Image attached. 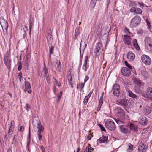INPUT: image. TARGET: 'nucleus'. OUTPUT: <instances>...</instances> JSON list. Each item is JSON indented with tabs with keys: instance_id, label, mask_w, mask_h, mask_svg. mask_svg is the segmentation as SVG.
Segmentation results:
<instances>
[{
	"instance_id": "1",
	"label": "nucleus",
	"mask_w": 152,
	"mask_h": 152,
	"mask_svg": "<svg viewBox=\"0 0 152 152\" xmlns=\"http://www.w3.org/2000/svg\"><path fill=\"white\" fill-rule=\"evenodd\" d=\"M105 126L108 129L111 130H114L115 129V124L113 120L107 119L105 122Z\"/></svg>"
},
{
	"instance_id": "2",
	"label": "nucleus",
	"mask_w": 152,
	"mask_h": 152,
	"mask_svg": "<svg viewBox=\"0 0 152 152\" xmlns=\"http://www.w3.org/2000/svg\"><path fill=\"white\" fill-rule=\"evenodd\" d=\"M103 50L102 45L100 42L97 43L95 46L94 53L95 54V56L98 57L100 53Z\"/></svg>"
},
{
	"instance_id": "3",
	"label": "nucleus",
	"mask_w": 152,
	"mask_h": 152,
	"mask_svg": "<svg viewBox=\"0 0 152 152\" xmlns=\"http://www.w3.org/2000/svg\"><path fill=\"white\" fill-rule=\"evenodd\" d=\"M129 101L126 99L125 97L122 95V98L120 100H116L115 103L117 104L123 106L124 107H126L128 104Z\"/></svg>"
},
{
	"instance_id": "4",
	"label": "nucleus",
	"mask_w": 152,
	"mask_h": 152,
	"mask_svg": "<svg viewBox=\"0 0 152 152\" xmlns=\"http://www.w3.org/2000/svg\"><path fill=\"white\" fill-rule=\"evenodd\" d=\"M141 20L140 17L139 16H136L132 20L130 26L132 27L137 26L140 23Z\"/></svg>"
},
{
	"instance_id": "5",
	"label": "nucleus",
	"mask_w": 152,
	"mask_h": 152,
	"mask_svg": "<svg viewBox=\"0 0 152 152\" xmlns=\"http://www.w3.org/2000/svg\"><path fill=\"white\" fill-rule=\"evenodd\" d=\"M142 62L146 65H150L151 63V60L149 57L146 55H142L141 57Z\"/></svg>"
},
{
	"instance_id": "6",
	"label": "nucleus",
	"mask_w": 152,
	"mask_h": 152,
	"mask_svg": "<svg viewBox=\"0 0 152 152\" xmlns=\"http://www.w3.org/2000/svg\"><path fill=\"white\" fill-rule=\"evenodd\" d=\"M4 62L7 68L10 69L11 66V60L9 57L8 54H6L4 55Z\"/></svg>"
},
{
	"instance_id": "7",
	"label": "nucleus",
	"mask_w": 152,
	"mask_h": 152,
	"mask_svg": "<svg viewBox=\"0 0 152 152\" xmlns=\"http://www.w3.org/2000/svg\"><path fill=\"white\" fill-rule=\"evenodd\" d=\"M119 127L122 133L127 134L130 132V129L128 125H122L119 126Z\"/></svg>"
},
{
	"instance_id": "8",
	"label": "nucleus",
	"mask_w": 152,
	"mask_h": 152,
	"mask_svg": "<svg viewBox=\"0 0 152 152\" xmlns=\"http://www.w3.org/2000/svg\"><path fill=\"white\" fill-rule=\"evenodd\" d=\"M0 23L2 27V29H4L6 30H7L8 27V24L7 21L5 20L3 17H2L0 18Z\"/></svg>"
},
{
	"instance_id": "9",
	"label": "nucleus",
	"mask_w": 152,
	"mask_h": 152,
	"mask_svg": "<svg viewBox=\"0 0 152 152\" xmlns=\"http://www.w3.org/2000/svg\"><path fill=\"white\" fill-rule=\"evenodd\" d=\"M130 11L131 13L135 15H141L142 12V10L140 8L135 7L131 8L130 9Z\"/></svg>"
},
{
	"instance_id": "10",
	"label": "nucleus",
	"mask_w": 152,
	"mask_h": 152,
	"mask_svg": "<svg viewBox=\"0 0 152 152\" xmlns=\"http://www.w3.org/2000/svg\"><path fill=\"white\" fill-rule=\"evenodd\" d=\"M131 70L126 67H123L121 69V73L123 75L129 76L131 75Z\"/></svg>"
},
{
	"instance_id": "11",
	"label": "nucleus",
	"mask_w": 152,
	"mask_h": 152,
	"mask_svg": "<svg viewBox=\"0 0 152 152\" xmlns=\"http://www.w3.org/2000/svg\"><path fill=\"white\" fill-rule=\"evenodd\" d=\"M15 122L14 121H12L10 123V125L8 132V134L9 137H10L12 134L14 128Z\"/></svg>"
},
{
	"instance_id": "12",
	"label": "nucleus",
	"mask_w": 152,
	"mask_h": 152,
	"mask_svg": "<svg viewBox=\"0 0 152 152\" xmlns=\"http://www.w3.org/2000/svg\"><path fill=\"white\" fill-rule=\"evenodd\" d=\"M123 40L125 44L128 45H130L131 44V41L132 38L127 35H124Z\"/></svg>"
},
{
	"instance_id": "13",
	"label": "nucleus",
	"mask_w": 152,
	"mask_h": 152,
	"mask_svg": "<svg viewBox=\"0 0 152 152\" xmlns=\"http://www.w3.org/2000/svg\"><path fill=\"white\" fill-rule=\"evenodd\" d=\"M112 90L114 95L116 96H118L120 93V86H113Z\"/></svg>"
},
{
	"instance_id": "14",
	"label": "nucleus",
	"mask_w": 152,
	"mask_h": 152,
	"mask_svg": "<svg viewBox=\"0 0 152 152\" xmlns=\"http://www.w3.org/2000/svg\"><path fill=\"white\" fill-rule=\"evenodd\" d=\"M146 149L145 146L143 143L142 142H140L138 147L139 151L140 152H145Z\"/></svg>"
},
{
	"instance_id": "15",
	"label": "nucleus",
	"mask_w": 152,
	"mask_h": 152,
	"mask_svg": "<svg viewBox=\"0 0 152 152\" xmlns=\"http://www.w3.org/2000/svg\"><path fill=\"white\" fill-rule=\"evenodd\" d=\"M146 94L147 98L149 99H152V88L149 87L146 91Z\"/></svg>"
},
{
	"instance_id": "16",
	"label": "nucleus",
	"mask_w": 152,
	"mask_h": 152,
	"mask_svg": "<svg viewBox=\"0 0 152 152\" xmlns=\"http://www.w3.org/2000/svg\"><path fill=\"white\" fill-rule=\"evenodd\" d=\"M127 57L129 60L131 61L134 58L135 55L132 52H129L127 54Z\"/></svg>"
},
{
	"instance_id": "17",
	"label": "nucleus",
	"mask_w": 152,
	"mask_h": 152,
	"mask_svg": "<svg viewBox=\"0 0 152 152\" xmlns=\"http://www.w3.org/2000/svg\"><path fill=\"white\" fill-rule=\"evenodd\" d=\"M55 67L58 71H60L61 70V66L60 62L58 61H56L55 64Z\"/></svg>"
},
{
	"instance_id": "18",
	"label": "nucleus",
	"mask_w": 152,
	"mask_h": 152,
	"mask_svg": "<svg viewBox=\"0 0 152 152\" xmlns=\"http://www.w3.org/2000/svg\"><path fill=\"white\" fill-rule=\"evenodd\" d=\"M107 141H108V138L104 136L101 137L98 140V142L100 143L107 142Z\"/></svg>"
},
{
	"instance_id": "19",
	"label": "nucleus",
	"mask_w": 152,
	"mask_h": 152,
	"mask_svg": "<svg viewBox=\"0 0 152 152\" xmlns=\"http://www.w3.org/2000/svg\"><path fill=\"white\" fill-rule=\"evenodd\" d=\"M132 42L133 44L134 48L137 50L139 51L140 50V48L138 44L136 39H134Z\"/></svg>"
},
{
	"instance_id": "20",
	"label": "nucleus",
	"mask_w": 152,
	"mask_h": 152,
	"mask_svg": "<svg viewBox=\"0 0 152 152\" xmlns=\"http://www.w3.org/2000/svg\"><path fill=\"white\" fill-rule=\"evenodd\" d=\"M37 128L38 129V132H42L44 130V127L41 125V123L39 121L37 123Z\"/></svg>"
},
{
	"instance_id": "21",
	"label": "nucleus",
	"mask_w": 152,
	"mask_h": 152,
	"mask_svg": "<svg viewBox=\"0 0 152 152\" xmlns=\"http://www.w3.org/2000/svg\"><path fill=\"white\" fill-rule=\"evenodd\" d=\"M140 123V124L143 125H145L147 123V118L146 117H142L141 119Z\"/></svg>"
},
{
	"instance_id": "22",
	"label": "nucleus",
	"mask_w": 152,
	"mask_h": 152,
	"mask_svg": "<svg viewBox=\"0 0 152 152\" xmlns=\"http://www.w3.org/2000/svg\"><path fill=\"white\" fill-rule=\"evenodd\" d=\"M134 90L137 93H140L142 90V88L141 86H135Z\"/></svg>"
},
{
	"instance_id": "23",
	"label": "nucleus",
	"mask_w": 152,
	"mask_h": 152,
	"mask_svg": "<svg viewBox=\"0 0 152 152\" xmlns=\"http://www.w3.org/2000/svg\"><path fill=\"white\" fill-rule=\"evenodd\" d=\"M21 29L22 30H23L24 32V34H23L24 38L26 37V34L28 31V28L25 25H22L21 27Z\"/></svg>"
},
{
	"instance_id": "24",
	"label": "nucleus",
	"mask_w": 152,
	"mask_h": 152,
	"mask_svg": "<svg viewBox=\"0 0 152 152\" xmlns=\"http://www.w3.org/2000/svg\"><path fill=\"white\" fill-rule=\"evenodd\" d=\"M29 29H30V31H29V34H30L31 33V28L32 27V26H33L34 24V20L33 18H30L29 20Z\"/></svg>"
},
{
	"instance_id": "25",
	"label": "nucleus",
	"mask_w": 152,
	"mask_h": 152,
	"mask_svg": "<svg viewBox=\"0 0 152 152\" xmlns=\"http://www.w3.org/2000/svg\"><path fill=\"white\" fill-rule=\"evenodd\" d=\"M134 82L135 85H137V86H141L143 85L142 82L139 79H134Z\"/></svg>"
},
{
	"instance_id": "26",
	"label": "nucleus",
	"mask_w": 152,
	"mask_h": 152,
	"mask_svg": "<svg viewBox=\"0 0 152 152\" xmlns=\"http://www.w3.org/2000/svg\"><path fill=\"white\" fill-rule=\"evenodd\" d=\"M87 45V43L84 42L83 41H81L80 43V53H81L80 48H83L84 50L86 48Z\"/></svg>"
},
{
	"instance_id": "27",
	"label": "nucleus",
	"mask_w": 152,
	"mask_h": 152,
	"mask_svg": "<svg viewBox=\"0 0 152 152\" xmlns=\"http://www.w3.org/2000/svg\"><path fill=\"white\" fill-rule=\"evenodd\" d=\"M141 74L146 79L149 77V75L147 72L145 70L141 71Z\"/></svg>"
},
{
	"instance_id": "28",
	"label": "nucleus",
	"mask_w": 152,
	"mask_h": 152,
	"mask_svg": "<svg viewBox=\"0 0 152 152\" xmlns=\"http://www.w3.org/2000/svg\"><path fill=\"white\" fill-rule=\"evenodd\" d=\"M47 38L48 42L50 44H51L52 42L53 38L52 37V36L50 33H48Z\"/></svg>"
},
{
	"instance_id": "29",
	"label": "nucleus",
	"mask_w": 152,
	"mask_h": 152,
	"mask_svg": "<svg viewBox=\"0 0 152 152\" xmlns=\"http://www.w3.org/2000/svg\"><path fill=\"white\" fill-rule=\"evenodd\" d=\"M67 78L68 81L69 82V85L72 86L73 84L72 83V77L71 75H67Z\"/></svg>"
},
{
	"instance_id": "30",
	"label": "nucleus",
	"mask_w": 152,
	"mask_h": 152,
	"mask_svg": "<svg viewBox=\"0 0 152 152\" xmlns=\"http://www.w3.org/2000/svg\"><path fill=\"white\" fill-rule=\"evenodd\" d=\"M67 78L68 81L69 82V85L72 86L73 84L72 83V77L71 75H67Z\"/></svg>"
},
{
	"instance_id": "31",
	"label": "nucleus",
	"mask_w": 152,
	"mask_h": 152,
	"mask_svg": "<svg viewBox=\"0 0 152 152\" xmlns=\"http://www.w3.org/2000/svg\"><path fill=\"white\" fill-rule=\"evenodd\" d=\"M43 72H44L45 74V76L46 77V79L48 80V77L49 76L48 73V70L47 68H46L45 66H44V68L43 69Z\"/></svg>"
},
{
	"instance_id": "32",
	"label": "nucleus",
	"mask_w": 152,
	"mask_h": 152,
	"mask_svg": "<svg viewBox=\"0 0 152 152\" xmlns=\"http://www.w3.org/2000/svg\"><path fill=\"white\" fill-rule=\"evenodd\" d=\"M128 94L130 97H131L133 99H137V96L136 94H134L131 91H128Z\"/></svg>"
},
{
	"instance_id": "33",
	"label": "nucleus",
	"mask_w": 152,
	"mask_h": 152,
	"mask_svg": "<svg viewBox=\"0 0 152 152\" xmlns=\"http://www.w3.org/2000/svg\"><path fill=\"white\" fill-rule=\"evenodd\" d=\"M80 31V28L79 27H78L75 29V39H76L77 36L79 34Z\"/></svg>"
},
{
	"instance_id": "34",
	"label": "nucleus",
	"mask_w": 152,
	"mask_h": 152,
	"mask_svg": "<svg viewBox=\"0 0 152 152\" xmlns=\"http://www.w3.org/2000/svg\"><path fill=\"white\" fill-rule=\"evenodd\" d=\"M130 130H132L134 132L136 131L137 129V127L136 126L134 125L133 124H131L130 125Z\"/></svg>"
},
{
	"instance_id": "35",
	"label": "nucleus",
	"mask_w": 152,
	"mask_h": 152,
	"mask_svg": "<svg viewBox=\"0 0 152 152\" xmlns=\"http://www.w3.org/2000/svg\"><path fill=\"white\" fill-rule=\"evenodd\" d=\"M133 150V146L130 143L128 145V148L127 149V152H131Z\"/></svg>"
},
{
	"instance_id": "36",
	"label": "nucleus",
	"mask_w": 152,
	"mask_h": 152,
	"mask_svg": "<svg viewBox=\"0 0 152 152\" xmlns=\"http://www.w3.org/2000/svg\"><path fill=\"white\" fill-rule=\"evenodd\" d=\"M125 64L127 67L128 69H130L131 71L132 69V67L128 62L125 61L124 62Z\"/></svg>"
},
{
	"instance_id": "37",
	"label": "nucleus",
	"mask_w": 152,
	"mask_h": 152,
	"mask_svg": "<svg viewBox=\"0 0 152 152\" xmlns=\"http://www.w3.org/2000/svg\"><path fill=\"white\" fill-rule=\"evenodd\" d=\"M151 38H150L149 37H146L145 40V44L146 45H148V43H150L151 42Z\"/></svg>"
},
{
	"instance_id": "38",
	"label": "nucleus",
	"mask_w": 152,
	"mask_h": 152,
	"mask_svg": "<svg viewBox=\"0 0 152 152\" xmlns=\"http://www.w3.org/2000/svg\"><path fill=\"white\" fill-rule=\"evenodd\" d=\"M25 91H27L29 93H31V86H25Z\"/></svg>"
},
{
	"instance_id": "39",
	"label": "nucleus",
	"mask_w": 152,
	"mask_h": 152,
	"mask_svg": "<svg viewBox=\"0 0 152 152\" xmlns=\"http://www.w3.org/2000/svg\"><path fill=\"white\" fill-rule=\"evenodd\" d=\"M116 110L117 111V113H123L124 110L121 107H118L116 108Z\"/></svg>"
},
{
	"instance_id": "40",
	"label": "nucleus",
	"mask_w": 152,
	"mask_h": 152,
	"mask_svg": "<svg viewBox=\"0 0 152 152\" xmlns=\"http://www.w3.org/2000/svg\"><path fill=\"white\" fill-rule=\"evenodd\" d=\"M96 0H91V6L94 7L95 5Z\"/></svg>"
},
{
	"instance_id": "41",
	"label": "nucleus",
	"mask_w": 152,
	"mask_h": 152,
	"mask_svg": "<svg viewBox=\"0 0 152 152\" xmlns=\"http://www.w3.org/2000/svg\"><path fill=\"white\" fill-rule=\"evenodd\" d=\"M89 98L87 96H85L83 101V103L85 105H86L87 103Z\"/></svg>"
},
{
	"instance_id": "42",
	"label": "nucleus",
	"mask_w": 152,
	"mask_h": 152,
	"mask_svg": "<svg viewBox=\"0 0 152 152\" xmlns=\"http://www.w3.org/2000/svg\"><path fill=\"white\" fill-rule=\"evenodd\" d=\"M86 150L87 152H91L93 151V148L90 146H88L86 147Z\"/></svg>"
},
{
	"instance_id": "43",
	"label": "nucleus",
	"mask_w": 152,
	"mask_h": 152,
	"mask_svg": "<svg viewBox=\"0 0 152 152\" xmlns=\"http://www.w3.org/2000/svg\"><path fill=\"white\" fill-rule=\"evenodd\" d=\"M62 93H63V92L62 91H60V92L59 94H58L57 96V98L58 99V102L60 100L61 97V96H62Z\"/></svg>"
},
{
	"instance_id": "44",
	"label": "nucleus",
	"mask_w": 152,
	"mask_h": 152,
	"mask_svg": "<svg viewBox=\"0 0 152 152\" xmlns=\"http://www.w3.org/2000/svg\"><path fill=\"white\" fill-rule=\"evenodd\" d=\"M54 47L53 46H52L49 48V51L50 54H51L53 53V51L54 50Z\"/></svg>"
},
{
	"instance_id": "45",
	"label": "nucleus",
	"mask_w": 152,
	"mask_h": 152,
	"mask_svg": "<svg viewBox=\"0 0 152 152\" xmlns=\"http://www.w3.org/2000/svg\"><path fill=\"white\" fill-rule=\"evenodd\" d=\"M41 132H38V138L39 139L41 140L42 138V136L41 134Z\"/></svg>"
},
{
	"instance_id": "46",
	"label": "nucleus",
	"mask_w": 152,
	"mask_h": 152,
	"mask_svg": "<svg viewBox=\"0 0 152 152\" xmlns=\"http://www.w3.org/2000/svg\"><path fill=\"white\" fill-rule=\"evenodd\" d=\"M25 108L28 112L29 111L30 107H29V104H28L26 103V106Z\"/></svg>"
},
{
	"instance_id": "47",
	"label": "nucleus",
	"mask_w": 152,
	"mask_h": 152,
	"mask_svg": "<svg viewBox=\"0 0 152 152\" xmlns=\"http://www.w3.org/2000/svg\"><path fill=\"white\" fill-rule=\"evenodd\" d=\"M138 4L139 7L141 8H143L145 6V4L144 3H139Z\"/></svg>"
},
{
	"instance_id": "48",
	"label": "nucleus",
	"mask_w": 152,
	"mask_h": 152,
	"mask_svg": "<svg viewBox=\"0 0 152 152\" xmlns=\"http://www.w3.org/2000/svg\"><path fill=\"white\" fill-rule=\"evenodd\" d=\"M103 102V100H99V107H101L102 104Z\"/></svg>"
},
{
	"instance_id": "49",
	"label": "nucleus",
	"mask_w": 152,
	"mask_h": 152,
	"mask_svg": "<svg viewBox=\"0 0 152 152\" xmlns=\"http://www.w3.org/2000/svg\"><path fill=\"white\" fill-rule=\"evenodd\" d=\"M99 126L100 127V129H101V130L102 131H105V128H104V127L101 124H99Z\"/></svg>"
},
{
	"instance_id": "50",
	"label": "nucleus",
	"mask_w": 152,
	"mask_h": 152,
	"mask_svg": "<svg viewBox=\"0 0 152 152\" xmlns=\"http://www.w3.org/2000/svg\"><path fill=\"white\" fill-rule=\"evenodd\" d=\"M88 67V66H83L82 69H83L85 72L87 71V68Z\"/></svg>"
},
{
	"instance_id": "51",
	"label": "nucleus",
	"mask_w": 152,
	"mask_h": 152,
	"mask_svg": "<svg viewBox=\"0 0 152 152\" xmlns=\"http://www.w3.org/2000/svg\"><path fill=\"white\" fill-rule=\"evenodd\" d=\"M54 83L55 85L56 86H60V84L55 79V81H54Z\"/></svg>"
},
{
	"instance_id": "52",
	"label": "nucleus",
	"mask_w": 152,
	"mask_h": 152,
	"mask_svg": "<svg viewBox=\"0 0 152 152\" xmlns=\"http://www.w3.org/2000/svg\"><path fill=\"white\" fill-rule=\"evenodd\" d=\"M84 86H77V88L78 89H79L80 91H82V89L83 88Z\"/></svg>"
},
{
	"instance_id": "53",
	"label": "nucleus",
	"mask_w": 152,
	"mask_h": 152,
	"mask_svg": "<svg viewBox=\"0 0 152 152\" xmlns=\"http://www.w3.org/2000/svg\"><path fill=\"white\" fill-rule=\"evenodd\" d=\"M58 89L56 88V87L55 86H54V87L53 91H54V93L55 94H56V92H58Z\"/></svg>"
},
{
	"instance_id": "54",
	"label": "nucleus",
	"mask_w": 152,
	"mask_h": 152,
	"mask_svg": "<svg viewBox=\"0 0 152 152\" xmlns=\"http://www.w3.org/2000/svg\"><path fill=\"white\" fill-rule=\"evenodd\" d=\"M40 148L42 152H45V150L44 146H41Z\"/></svg>"
},
{
	"instance_id": "55",
	"label": "nucleus",
	"mask_w": 152,
	"mask_h": 152,
	"mask_svg": "<svg viewBox=\"0 0 152 152\" xmlns=\"http://www.w3.org/2000/svg\"><path fill=\"white\" fill-rule=\"evenodd\" d=\"M88 59V55L86 56L85 58L84 62H87Z\"/></svg>"
},
{
	"instance_id": "56",
	"label": "nucleus",
	"mask_w": 152,
	"mask_h": 152,
	"mask_svg": "<svg viewBox=\"0 0 152 152\" xmlns=\"http://www.w3.org/2000/svg\"><path fill=\"white\" fill-rule=\"evenodd\" d=\"M89 79V77L88 76H86L84 79V82H86Z\"/></svg>"
},
{
	"instance_id": "57",
	"label": "nucleus",
	"mask_w": 152,
	"mask_h": 152,
	"mask_svg": "<svg viewBox=\"0 0 152 152\" xmlns=\"http://www.w3.org/2000/svg\"><path fill=\"white\" fill-rule=\"evenodd\" d=\"M146 23L148 25V26L149 28H150L151 26V25L150 24V22L147 20H146Z\"/></svg>"
},
{
	"instance_id": "58",
	"label": "nucleus",
	"mask_w": 152,
	"mask_h": 152,
	"mask_svg": "<svg viewBox=\"0 0 152 152\" xmlns=\"http://www.w3.org/2000/svg\"><path fill=\"white\" fill-rule=\"evenodd\" d=\"M148 129H145L142 132L143 134L145 133H147L148 132Z\"/></svg>"
},
{
	"instance_id": "59",
	"label": "nucleus",
	"mask_w": 152,
	"mask_h": 152,
	"mask_svg": "<svg viewBox=\"0 0 152 152\" xmlns=\"http://www.w3.org/2000/svg\"><path fill=\"white\" fill-rule=\"evenodd\" d=\"M22 73H21L20 72L18 74V77H19V79H20V80H21V79L22 77Z\"/></svg>"
},
{
	"instance_id": "60",
	"label": "nucleus",
	"mask_w": 152,
	"mask_h": 152,
	"mask_svg": "<svg viewBox=\"0 0 152 152\" xmlns=\"http://www.w3.org/2000/svg\"><path fill=\"white\" fill-rule=\"evenodd\" d=\"M93 93V91H91L89 93V94H88L87 96L88 97H89V98L91 96V94H92Z\"/></svg>"
},
{
	"instance_id": "61",
	"label": "nucleus",
	"mask_w": 152,
	"mask_h": 152,
	"mask_svg": "<svg viewBox=\"0 0 152 152\" xmlns=\"http://www.w3.org/2000/svg\"><path fill=\"white\" fill-rule=\"evenodd\" d=\"M24 127L23 126H21L20 127V129L19 130L21 132H23L24 130Z\"/></svg>"
},
{
	"instance_id": "62",
	"label": "nucleus",
	"mask_w": 152,
	"mask_h": 152,
	"mask_svg": "<svg viewBox=\"0 0 152 152\" xmlns=\"http://www.w3.org/2000/svg\"><path fill=\"white\" fill-rule=\"evenodd\" d=\"M125 33H129V34L130 33V32L129 31V30L128 29H127V28H125Z\"/></svg>"
},
{
	"instance_id": "63",
	"label": "nucleus",
	"mask_w": 152,
	"mask_h": 152,
	"mask_svg": "<svg viewBox=\"0 0 152 152\" xmlns=\"http://www.w3.org/2000/svg\"><path fill=\"white\" fill-rule=\"evenodd\" d=\"M17 136H18V135H15L14 136V138H13V140H14V141H15V142H17V141L16 138H17Z\"/></svg>"
},
{
	"instance_id": "64",
	"label": "nucleus",
	"mask_w": 152,
	"mask_h": 152,
	"mask_svg": "<svg viewBox=\"0 0 152 152\" xmlns=\"http://www.w3.org/2000/svg\"><path fill=\"white\" fill-rule=\"evenodd\" d=\"M21 65H19L18 68V70L19 71H20L21 69Z\"/></svg>"
}]
</instances>
